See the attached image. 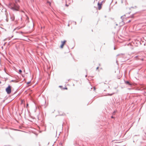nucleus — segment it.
<instances>
[{
	"mask_svg": "<svg viewBox=\"0 0 146 146\" xmlns=\"http://www.w3.org/2000/svg\"><path fill=\"white\" fill-rule=\"evenodd\" d=\"M133 17V14L130 12L122 16L121 18L124 23H127L130 22L131 21V19Z\"/></svg>",
	"mask_w": 146,
	"mask_h": 146,
	"instance_id": "1",
	"label": "nucleus"
},
{
	"mask_svg": "<svg viewBox=\"0 0 146 146\" xmlns=\"http://www.w3.org/2000/svg\"><path fill=\"white\" fill-rule=\"evenodd\" d=\"M15 39H18L17 38H15Z\"/></svg>",
	"mask_w": 146,
	"mask_h": 146,
	"instance_id": "16",
	"label": "nucleus"
},
{
	"mask_svg": "<svg viewBox=\"0 0 146 146\" xmlns=\"http://www.w3.org/2000/svg\"><path fill=\"white\" fill-rule=\"evenodd\" d=\"M64 89L67 90L68 88H63Z\"/></svg>",
	"mask_w": 146,
	"mask_h": 146,
	"instance_id": "10",
	"label": "nucleus"
},
{
	"mask_svg": "<svg viewBox=\"0 0 146 146\" xmlns=\"http://www.w3.org/2000/svg\"><path fill=\"white\" fill-rule=\"evenodd\" d=\"M22 72V71L21 70H19V74H21Z\"/></svg>",
	"mask_w": 146,
	"mask_h": 146,
	"instance_id": "9",
	"label": "nucleus"
},
{
	"mask_svg": "<svg viewBox=\"0 0 146 146\" xmlns=\"http://www.w3.org/2000/svg\"><path fill=\"white\" fill-rule=\"evenodd\" d=\"M66 42V40L61 41V42L62 43V44H61L60 46L61 48H63L64 45L65 44Z\"/></svg>",
	"mask_w": 146,
	"mask_h": 146,
	"instance_id": "5",
	"label": "nucleus"
},
{
	"mask_svg": "<svg viewBox=\"0 0 146 146\" xmlns=\"http://www.w3.org/2000/svg\"><path fill=\"white\" fill-rule=\"evenodd\" d=\"M23 102V100H22V102Z\"/></svg>",
	"mask_w": 146,
	"mask_h": 146,
	"instance_id": "15",
	"label": "nucleus"
},
{
	"mask_svg": "<svg viewBox=\"0 0 146 146\" xmlns=\"http://www.w3.org/2000/svg\"><path fill=\"white\" fill-rule=\"evenodd\" d=\"M30 83V82H29L27 83V84H29Z\"/></svg>",
	"mask_w": 146,
	"mask_h": 146,
	"instance_id": "12",
	"label": "nucleus"
},
{
	"mask_svg": "<svg viewBox=\"0 0 146 146\" xmlns=\"http://www.w3.org/2000/svg\"><path fill=\"white\" fill-rule=\"evenodd\" d=\"M19 8V6L16 5H14V6L13 7H11V9L14 10L18 11Z\"/></svg>",
	"mask_w": 146,
	"mask_h": 146,
	"instance_id": "3",
	"label": "nucleus"
},
{
	"mask_svg": "<svg viewBox=\"0 0 146 146\" xmlns=\"http://www.w3.org/2000/svg\"><path fill=\"white\" fill-rule=\"evenodd\" d=\"M28 103H27V106H26V107L27 108V107H28Z\"/></svg>",
	"mask_w": 146,
	"mask_h": 146,
	"instance_id": "11",
	"label": "nucleus"
},
{
	"mask_svg": "<svg viewBox=\"0 0 146 146\" xmlns=\"http://www.w3.org/2000/svg\"><path fill=\"white\" fill-rule=\"evenodd\" d=\"M72 3L71 0H67L66 2V6L68 7Z\"/></svg>",
	"mask_w": 146,
	"mask_h": 146,
	"instance_id": "4",
	"label": "nucleus"
},
{
	"mask_svg": "<svg viewBox=\"0 0 146 146\" xmlns=\"http://www.w3.org/2000/svg\"><path fill=\"white\" fill-rule=\"evenodd\" d=\"M11 19L12 21H13L15 19V16L13 15H12L11 17Z\"/></svg>",
	"mask_w": 146,
	"mask_h": 146,
	"instance_id": "7",
	"label": "nucleus"
},
{
	"mask_svg": "<svg viewBox=\"0 0 146 146\" xmlns=\"http://www.w3.org/2000/svg\"><path fill=\"white\" fill-rule=\"evenodd\" d=\"M98 69V67L96 69Z\"/></svg>",
	"mask_w": 146,
	"mask_h": 146,
	"instance_id": "14",
	"label": "nucleus"
},
{
	"mask_svg": "<svg viewBox=\"0 0 146 146\" xmlns=\"http://www.w3.org/2000/svg\"><path fill=\"white\" fill-rule=\"evenodd\" d=\"M111 118H113V116H111Z\"/></svg>",
	"mask_w": 146,
	"mask_h": 146,
	"instance_id": "13",
	"label": "nucleus"
},
{
	"mask_svg": "<svg viewBox=\"0 0 146 146\" xmlns=\"http://www.w3.org/2000/svg\"><path fill=\"white\" fill-rule=\"evenodd\" d=\"M125 83L129 85H131V84L130 83H129V82L128 81H126L125 82Z\"/></svg>",
	"mask_w": 146,
	"mask_h": 146,
	"instance_id": "8",
	"label": "nucleus"
},
{
	"mask_svg": "<svg viewBox=\"0 0 146 146\" xmlns=\"http://www.w3.org/2000/svg\"><path fill=\"white\" fill-rule=\"evenodd\" d=\"M6 91L8 94H10L11 92V87L10 86H8L6 89Z\"/></svg>",
	"mask_w": 146,
	"mask_h": 146,
	"instance_id": "2",
	"label": "nucleus"
},
{
	"mask_svg": "<svg viewBox=\"0 0 146 146\" xmlns=\"http://www.w3.org/2000/svg\"><path fill=\"white\" fill-rule=\"evenodd\" d=\"M98 9L99 10L102 7V4L101 3H98Z\"/></svg>",
	"mask_w": 146,
	"mask_h": 146,
	"instance_id": "6",
	"label": "nucleus"
}]
</instances>
